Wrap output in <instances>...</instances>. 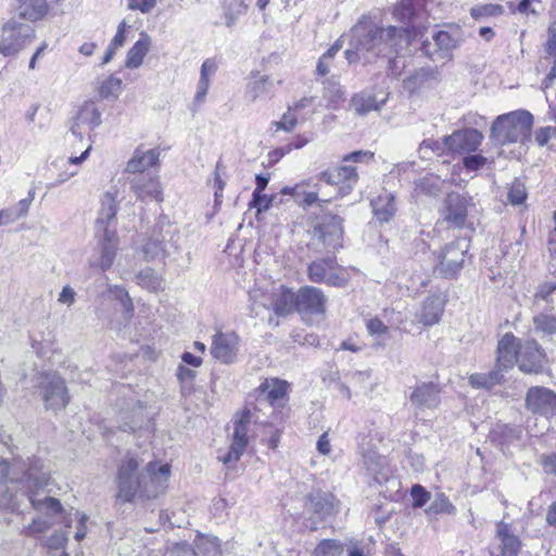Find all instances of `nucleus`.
Wrapping results in <instances>:
<instances>
[{
  "mask_svg": "<svg viewBox=\"0 0 556 556\" xmlns=\"http://www.w3.org/2000/svg\"><path fill=\"white\" fill-rule=\"evenodd\" d=\"M503 7L500 4H483L477 5L471 9V16L473 18L484 17V16H496L502 14Z\"/></svg>",
  "mask_w": 556,
  "mask_h": 556,
  "instance_id": "52",
  "label": "nucleus"
},
{
  "mask_svg": "<svg viewBox=\"0 0 556 556\" xmlns=\"http://www.w3.org/2000/svg\"><path fill=\"white\" fill-rule=\"evenodd\" d=\"M343 219L338 215H325L313 227L307 247L315 253H332L342 247Z\"/></svg>",
  "mask_w": 556,
  "mask_h": 556,
  "instance_id": "4",
  "label": "nucleus"
},
{
  "mask_svg": "<svg viewBox=\"0 0 556 556\" xmlns=\"http://www.w3.org/2000/svg\"><path fill=\"white\" fill-rule=\"evenodd\" d=\"M444 306L445 301L441 295H429L416 313V319L426 327L433 326L440 321Z\"/></svg>",
  "mask_w": 556,
  "mask_h": 556,
  "instance_id": "24",
  "label": "nucleus"
},
{
  "mask_svg": "<svg viewBox=\"0 0 556 556\" xmlns=\"http://www.w3.org/2000/svg\"><path fill=\"white\" fill-rule=\"evenodd\" d=\"M260 409L256 405L252 408L245 406L240 418L235 421L231 445L224 456L218 457L224 464L236 463L243 455L249 442V425L252 421L255 424L262 422L257 416Z\"/></svg>",
  "mask_w": 556,
  "mask_h": 556,
  "instance_id": "8",
  "label": "nucleus"
},
{
  "mask_svg": "<svg viewBox=\"0 0 556 556\" xmlns=\"http://www.w3.org/2000/svg\"><path fill=\"white\" fill-rule=\"evenodd\" d=\"M156 4V0H128V8L139 10L142 13L150 12Z\"/></svg>",
  "mask_w": 556,
  "mask_h": 556,
  "instance_id": "63",
  "label": "nucleus"
},
{
  "mask_svg": "<svg viewBox=\"0 0 556 556\" xmlns=\"http://www.w3.org/2000/svg\"><path fill=\"white\" fill-rule=\"evenodd\" d=\"M343 552V545L338 540L326 539L318 543L313 556H340Z\"/></svg>",
  "mask_w": 556,
  "mask_h": 556,
  "instance_id": "45",
  "label": "nucleus"
},
{
  "mask_svg": "<svg viewBox=\"0 0 556 556\" xmlns=\"http://www.w3.org/2000/svg\"><path fill=\"white\" fill-rule=\"evenodd\" d=\"M117 202L113 193L105 192L101 200V208L97 218V226L108 228L106 225L115 218L117 214Z\"/></svg>",
  "mask_w": 556,
  "mask_h": 556,
  "instance_id": "38",
  "label": "nucleus"
},
{
  "mask_svg": "<svg viewBox=\"0 0 556 556\" xmlns=\"http://www.w3.org/2000/svg\"><path fill=\"white\" fill-rule=\"evenodd\" d=\"M556 135V129L551 127V126H547V127H541L539 128L535 134H534V138H535V142L540 146V147H545L547 146L548 141Z\"/></svg>",
  "mask_w": 556,
  "mask_h": 556,
  "instance_id": "58",
  "label": "nucleus"
},
{
  "mask_svg": "<svg viewBox=\"0 0 556 556\" xmlns=\"http://www.w3.org/2000/svg\"><path fill=\"white\" fill-rule=\"evenodd\" d=\"M371 207L376 219L382 223H389L396 212L394 195L389 192L379 194L371 201Z\"/></svg>",
  "mask_w": 556,
  "mask_h": 556,
  "instance_id": "32",
  "label": "nucleus"
},
{
  "mask_svg": "<svg viewBox=\"0 0 556 556\" xmlns=\"http://www.w3.org/2000/svg\"><path fill=\"white\" fill-rule=\"evenodd\" d=\"M143 256L147 261L155 260L156 257L163 255L164 253V244L161 239L157 237L150 238L142 248Z\"/></svg>",
  "mask_w": 556,
  "mask_h": 556,
  "instance_id": "49",
  "label": "nucleus"
},
{
  "mask_svg": "<svg viewBox=\"0 0 556 556\" xmlns=\"http://www.w3.org/2000/svg\"><path fill=\"white\" fill-rule=\"evenodd\" d=\"M410 495L413 497V506L416 508L422 507L430 500V493L420 484L412 486Z\"/></svg>",
  "mask_w": 556,
  "mask_h": 556,
  "instance_id": "55",
  "label": "nucleus"
},
{
  "mask_svg": "<svg viewBox=\"0 0 556 556\" xmlns=\"http://www.w3.org/2000/svg\"><path fill=\"white\" fill-rule=\"evenodd\" d=\"M422 5V0H400L394 9V16L401 22L409 24Z\"/></svg>",
  "mask_w": 556,
  "mask_h": 556,
  "instance_id": "41",
  "label": "nucleus"
},
{
  "mask_svg": "<svg viewBox=\"0 0 556 556\" xmlns=\"http://www.w3.org/2000/svg\"><path fill=\"white\" fill-rule=\"evenodd\" d=\"M496 540L498 543L492 547L491 556H518L521 543L508 523L501 521L496 525Z\"/></svg>",
  "mask_w": 556,
  "mask_h": 556,
  "instance_id": "21",
  "label": "nucleus"
},
{
  "mask_svg": "<svg viewBox=\"0 0 556 556\" xmlns=\"http://www.w3.org/2000/svg\"><path fill=\"white\" fill-rule=\"evenodd\" d=\"M273 198L260 192L256 195V192L252 193V201L250 203L251 207H255L257 212L267 211L271 206Z\"/></svg>",
  "mask_w": 556,
  "mask_h": 556,
  "instance_id": "57",
  "label": "nucleus"
},
{
  "mask_svg": "<svg viewBox=\"0 0 556 556\" xmlns=\"http://www.w3.org/2000/svg\"><path fill=\"white\" fill-rule=\"evenodd\" d=\"M273 125L277 130H283L286 132H291L298 125V117L294 113L289 109L281 117L280 121L274 122Z\"/></svg>",
  "mask_w": 556,
  "mask_h": 556,
  "instance_id": "51",
  "label": "nucleus"
},
{
  "mask_svg": "<svg viewBox=\"0 0 556 556\" xmlns=\"http://www.w3.org/2000/svg\"><path fill=\"white\" fill-rule=\"evenodd\" d=\"M364 458V466L366 469L375 476V479L378 482H381L382 480H387L386 476L379 477L380 475V468H382L384 464V458L379 456L378 454L374 452H369L363 456Z\"/></svg>",
  "mask_w": 556,
  "mask_h": 556,
  "instance_id": "47",
  "label": "nucleus"
},
{
  "mask_svg": "<svg viewBox=\"0 0 556 556\" xmlns=\"http://www.w3.org/2000/svg\"><path fill=\"white\" fill-rule=\"evenodd\" d=\"M197 548L203 556H222L220 544L216 536L200 539L197 542Z\"/></svg>",
  "mask_w": 556,
  "mask_h": 556,
  "instance_id": "48",
  "label": "nucleus"
},
{
  "mask_svg": "<svg viewBox=\"0 0 556 556\" xmlns=\"http://www.w3.org/2000/svg\"><path fill=\"white\" fill-rule=\"evenodd\" d=\"M519 344L511 333H506L497 345V367L501 369L511 368L517 363Z\"/></svg>",
  "mask_w": 556,
  "mask_h": 556,
  "instance_id": "28",
  "label": "nucleus"
},
{
  "mask_svg": "<svg viewBox=\"0 0 556 556\" xmlns=\"http://www.w3.org/2000/svg\"><path fill=\"white\" fill-rule=\"evenodd\" d=\"M527 198L528 192L525 182L520 179H515L507 192L508 202L514 206H518L523 204Z\"/></svg>",
  "mask_w": 556,
  "mask_h": 556,
  "instance_id": "46",
  "label": "nucleus"
},
{
  "mask_svg": "<svg viewBox=\"0 0 556 556\" xmlns=\"http://www.w3.org/2000/svg\"><path fill=\"white\" fill-rule=\"evenodd\" d=\"M18 15L24 20L37 21L48 11L46 0H18Z\"/></svg>",
  "mask_w": 556,
  "mask_h": 556,
  "instance_id": "34",
  "label": "nucleus"
},
{
  "mask_svg": "<svg viewBox=\"0 0 556 556\" xmlns=\"http://www.w3.org/2000/svg\"><path fill=\"white\" fill-rule=\"evenodd\" d=\"M486 163V157L480 154H470L464 157V166L468 170H478Z\"/></svg>",
  "mask_w": 556,
  "mask_h": 556,
  "instance_id": "59",
  "label": "nucleus"
},
{
  "mask_svg": "<svg viewBox=\"0 0 556 556\" xmlns=\"http://www.w3.org/2000/svg\"><path fill=\"white\" fill-rule=\"evenodd\" d=\"M36 388L45 403L46 409L60 410L70 402L65 381L56 372L40 374L37 378Z\"/></svg>",
  "mask_w": 556,
  "mask_h": 556,
  "instance_id": "7",
  "label": "nucleus"
},
{
  "mask_svg": "<svg viewBox=\"0 0 556 556\" xmlns=\"http://www.w3.org/2000/svg\"><path fill=\"white\" fill-rule=\"evenodd\" d=\"M533 329L542 339L556 334V314L551 306L543 307L532 317Z\"/></svg>",
  "mask_w": 556,
  "mask_h": 556,
  "instance_id": "31",
  "label": "nucleus"
},
{
  "mask_svg": "<svg viewBox=\"0 0 556 556\" xmlns=\"http://www.w3.org/2000/svg\"><path fill=\"white\" fill-rule=\"evenodd\" d=\"M34 37V28L25 23L11 20L2 27L0 53L13 56L23 50Z\"/></svg>",
  "mask_w": 556,
  "mask_h": 556,
  "instance_id": "9",
  "label": "nucleus"
},
{
  "mask_svg": "<svg viewBox=\"0 0 556 556\" xmlns=\"http://www.w3.org/2000/svg\"><path fill=\"white\" fill-rule=\"evenodd\" d=\"M233 7V10L228 8L224 13L225 24L228 27L232 26L237 22L239 15L243 14L245 11V5L242 0H235Z\"/></svg>",
  "mask_w": 556,
  "mask_h": 556,
  "instance_id": "54",
  "label": "nucleus"
},
{
  "mask_svg": "<svg viewBox=\"0 0 556 556\" xmlns=\"http://www.w3.org/2000/svg\"><path fill=\"white\" fill-rule=\"evenodd\" d=\"M502 370L497 367L489 372L472 374L469 377V383L477 389H491L501 382L503 378Z\"/></svg>",
  "mask_w": 556,
  "mask_h": 556,
  "instance_id": "39",
  "label": "nucleus"
},
{
  "mask_svg": "<svg viewBox=\"0 0 556 556\" xmlns=\"http://www.w3.org/2000/svg\"><path fill=\"white\" fill-rule=\"evenodd\" d=\"M386 99L377 101L375 97L367 93L355 94L351 100V105L358 115H365L370 111H378L384 104Z\"/></svg>",
  "mask_w": 556,
  "mask_h": 556,
  "instance_id": "40",
  "label": "nucleus"
},
{
  "mask_svg": "<svg viewBox=\"0 0 556 556\" xmlns=\"http://www.w3.org/2000/svg\"><path fill=\"white\" fill-rule=\"evenodd\" d=\"M164 556H198V553L186 543H177L168 547Z\"/></svg>",
  "mask_w": 556,
  "mask_h": 556,
  "instance_id": "56",
  "label": "nucleus"
},
{
  "mask_svg": "<svg viewBox=\"0 0 556 556\" xmlns=\"http://www.w3.org/2000/svg\"><path fill=\"white\" fill-rule=\"evenodd\" d=\"M148 419V414L146 413V408L141 405L139 401H137L130 409L124 410V408L119 412V421L118 429L125 432L136 431L140 429L146 420Z\"/></svg>",
  "mask_w": 556,
  "mask_h": 556,
  "instance_id": "29",
  "label": "nucleus"
},
{
  "mask_svg": "<svg viewBox=\"0 0 556 556\" xmlns=\"http://www.w3.org/2000/svg\"><path fill=\"white\" fill-rule=\"evenodd\" d=\"M304 509L308 515L312 531L317 530V523L327 520L336 511V498L328 492H312L304 498Z\"/></svg>",
  "mask_w": 556,
  "mask_h": 556,
  "instance_id": "10",
  "label": "nucleus"
},
{
  "mask_svg": "<svg viewBox=\"0 0 556 556\" xmlns=\"http://www.w3.org/2000/svg\"><path fill=\"white\" fill-rule=\"evenodd\" d=\"M366 328L370 334H384L388 327L379 318H370L366 323Z\"/></svg>",
  "mask_w": 556,
  "mask_h": 556,
  "instance_id": "64",
  "label": "nucleus"
},
{
  "mask_svg": "<svg viewBox=\"0 0 556 556\" xmlns=\"http://www.w3.org/2000/svg\"><path fill=\"white\" fill-rule=\"evenodd\" d=\"M131 190L141 201H163V192L160 181L148 175H139L130 180Z\"/></svg>",
  "mask_w": 556,
  "mask_h": 556,
  "instance_id": "22",
  "label": "nucleus"
},
{
  "mask_svg": "<svg viewBox=\"0 0 556 556\" xmlns=\"http://www.w3.org/2000/svg\"><path fill=\"white\" fill-rule=\"evenodd\" d=\"M160 152L156 149L141 150L136 149L131 159L127 162L126 172L130 174H140L157 164Z\"/></svg>",
  "mask_w": 556,
  "mask_h": 556,
  "instance_id": "27",
  "label": "nucleus"
},
{
  "mask_svg": "<svg viewBox=\"0 0 556 556\" xmlns=\"http://www.w3.org/2000/svg\"><path fill=\"white\" fill-rule=\"evenodd\" d=\"M122 80L117 77L110 76L99 87V94L103 99H108L111 96H116L121 89Z\"/></svg>",
  "mask_w": 556,
  "mask_h": 556,
  "instance_id": "50",
  "label": "nucleus"
},
{
  "mask_svg": "<svg viewBox=\"0 0 556 556\" xmlns=\"http://www.w3.org/2000/svg\"><path fill=\"white\" fill-rule=\"evenodd\" d=\"M455 511V506L443 493L437 494L429 507L426 509V514L429 516H435L439 514L454 515Z\"/></svg>",
  "mask_w": 556,
  "mask_h": 556,
  "instance_id": "42",
  "label": "nucleus"
},
{
  "mask_svg": "<svg viewBox=\"0 0 556 556\" xmlns=\"http://www.w3.org/2000/svg\"><path fill=\"white\" fill-rule=\"evenodd\" d=\"M240 339L235 332H217L213 336L211 354L222 364L236 362Z\"/></svg>",
  "mask_w": 556,
  "mask_h": 556,
  "instance_id": "15",
  "label": "nucleus"
},
{
  "mask_svg": "<svg viewBox=\"0 0 556 556\" xmlns=\"http://www.w3.org/2000/svg\"><path fill=\"white\" fill-rule=\"evenodd\" d=\"M271 306L276 315L286 317L296 311V292L280 286L274 293Z\"/></svg>",
  "mask_w": 556,
  "mask_h": 556,
  "instance_id": "30",
  "label": "nucleus"
},
{
  "mask_svg": "<svg viewBox=\"0 0 556 556\" xmlns=\"http://www.w3.org/2000/svg\"><path fill=\"white\" fill-rule=\"evenodd\" d=\"M143 459L128 453L117 471L118 497L125 502L135 498L149 500L163 493L169 478V466L150 460L139 470Z\"/></svg>",
  "mask_w": 556,
  "mask_h": 556,
  "instance_id": "1",
  "label": "nucleus"
},
{
  "mask_svg": "<svg viewBox=\"0 0 556 556\" xmlns=\"http://www.w3.org/2000/svg\"><path fill=\"white\" fill-rule=\"evenodd\" d=\"M556 290V282L541 283L534 293V305L539 307L540 301H545L547 307L549 305V295Z\"/></svg>",
  "mask_w": 556,
  "mask_h": 556,
  "instance_id": "53",
  "label": "nucleus"
},
{
  "mask_svg": "<svg viewBox=\"0 0 556 556\" xmlns=\"http://www.w3.org/2000/svg\"><path fill=\"white\" fill-rule=\"evenodd\" d=\"M27 481L30 488H34L36 492H31L29 501L33 507L39 511H47L55 515L62 511V505L59 500L46 495L45 497H38V491L47 485L48 477L46 473H37L33 468L28 469L26 473Z\"/></svg>",
  "mask_w": 556,
  "mask_h": 556,
  "instance_id": "13",
  "label": "nucleus"
},
{
  "mask_svg": "<svg viewBox=\"0 0 556 556\" xmlns=\"http://www.w3.org/2000/svg\"><path fill=\"white\" fill-rule=\"evenodd\" d=\"M136 280L142 288L157 292L164 289V278L151 267H144L136 275Z\"/></svg>",
  "mask_w": 556,
  "mask_h": 556,
  "instance_id": "37",
  "label": "nucleus"
},
{
  "mask_svg": "<svg viewBox=\"0 0 556 556\" xmlns=\"http://www.w3.org/2000/svg\"><path fill=\"white\" fill-rule=\"evenodd\" d=\"M151 46L150 36L142 31L140 34L139 39L135 42V45L128 50L127 58L125 61V66L127 68H138L149 52Z\"/></svg>",
  "mask_w": 556,
  "mask_h": 556,
  "instance_id": "33",
  "label": "nucleus"
},
{
  "mask_svg": "<svg viewBox=\"0 0 556 556\" xmlns=\"http://www.w3.org/2000/svg\"><path fill=\"white\" fill-rule=\"evenodd\" d=\"M409 400L418 408H435L440 403V389L433 382H422L414 389Z\"/></svg>",
  "mask_w": 556,
  "mask_h": 556,
  "instance_id": "25",
  "label": "nucleus"
},
{
  "mask_svg": "<svg viewBox=\"0 0 556 556\" xmlns=\"http://www.w3.org/2000/svg\"><path fill=\"white\" fill-rule=\"evenodd\" d=\"M307 278L314 283L344 288L349 283V275L338 264L334 255L317 258L307 265Z\"/></svg>",
  "mask_w": 556,
  "mask_h": 556,
  "instance_id": "5",
  "label": "nucleus"
},
{
  "mask_svg": "<svg viewBox=\"0 0 556 556\" xmlns=\"http://www.w3.org/2000/svg\"><path fill=\"white\" fill-rule=\"evenodd\" d=\"M540 464L546 473L556 476V453L542 454Z\"/></svg>",
  "mask_w": 556,
  "mask_h": 556,
  "instance_id": "60",
  "label": "nucleus"
},
{
  "mask_svg": "<svg viewBox=\"0 0 556 556\" xmlns=\"http://www.w3.org/2000/svg\"><path fill=\"white\" fill-rule=\"evenodd\" d=\"M271 88L273 81L269 79V77L260 76L248 84L245 96L250 102H255L258 99L269 96Z\"/></svg>",
  "mask_w": 556,
  "mask_h": 556,
  "instance_id": "36",
  "label": "nucleus"
},
{
  "mask_svg": "<svg viewBox=\"0 0 556 556\" xmlns=\"http://www.w3.org/2000/svg\"><path fill=\"white\" fill-rule=\"evenodd\" d=\"M432 40L425 39L421 43V51L432 61H450L453 58V50L457 48L458 40L448 31L435 30Z\"/></svg>",
  "mask_w": 556,
  "mask_h": 556,
  "instance_id": "12",
  "label": "nucleus"
},
{
  "mask_svg": "<svg viewBox=\"0 0 556 556\" xmlns=\"http://www.w3.org/2000/svg\"><path fill=\"white\" fill-rule=\"evenodd\" d=\"M117 250L118 237L115 231L104 228V233L99 239L92 255L89 257V266L106 271L113 266Z\"/></svg>",
  "mask_w": 556,
  "mask_h": 556,
  "instance_id": "11",
  "label": "nucleus"
},
{
  "mask_svg": "<svg viewBox=\"0 0 556 556\" xmlns=\"http://www.w3.org/2000/svg\"><path fill=\"white\" fill-rule=\"evenodd\" d=\"M526 407L533 414L553 416L556 414V393L544 387H531L526 395Z\"/></svg>",
  "mask_w": 556,
  "mask_h": 556,
  "instance_id": "14",
  "label": "nucleus"
},
{
  "mask_svg": "<svg viewBox=\"0 0 556 556\" xmlns=\"http://www.w3.org/2000/svg\"><path fill=\"white\" fill-rule=\"evenodd\" d=\"M102 123L101 113L93 102H86L77 112L74 117L70 132L71 135L83 142L85 139V129L93 130Z\"/></svg>",
  "mask_w": 556,
  "mask_h": 556,
  "instance_id": "16",
  "label": "nucleus"
},
{
  "mask_svg": "<svg viewBox=\"0 0 556 556\" xmlns=\"http://www.w3.org/2000/svg\"><path fill=\"white\" fill-rule=\"evenodd\" d=\"M288 383L278 378L266 379L257 388V404H267L273 407L277 402L283 400L287 395Z\"/></svg>",
  "mask_w": 556,
  "mask_h": 556,
  "instance_id": "23",
  "label": "nucleus"
},
{
  "mask_svg": "<svg viewBox=\"0 0 556 556\" xmlns=\"http://www.w3.org/2000/svg\"><path fill=\"white\" fill-rule=\"evenodd\" d=\"M319 179L326 181L328 185L338 186L340 193L346 195L355 187L358 175L354 166L341 165L321 172Z\"/></svg>",
  "mask_w": 556,
  "mask_h": 556,
  "instance_id": "19",
  "label": "nucleus"
},
{
  "mask_svg": "<svg viewBox=\"0 0 556 556\" xmlns=\"http://www.w3.org/2000/svg\"><path fill=\"white\" fill-rule=\"evenodd\" d=\"M545 358L542 346L535 340H528L519 348L517 364L519 369L526 374L541 371Z\"/></svg>",
  "mask_w": 556,
  "mask_h": 556,
  "instance_id": "20",
  "label": "nucleus"
},
{
  "mask_svg": "<svg viewBox=\"0 0 556 556\" xmlns=\"http://www.w3.org/2000/svg\"><path fill=\"white\" fill-rule=\"evenodd\" d=\"M469 244L466 240H456L445 244L437 254L434 274L445 279L455 278L464 268Z\"/></svg>",
  "mask_w": 556,
  "mask_h": 556,
  "instance_id": "6",
  "label": "nucleus"
},
{
  "mask_svg": "<svg viewBox=\"0 0 556 556\" xmlns=\"http://www.w3.org/2000/svg\"><path fill=\"white\" fill-rule=\"evenodd\" d=\"M210 79L207 77H201L198 81L197 92L194 96V102L202 104L205 101V97L208 90Z\"/></svg>",
  "mask_w": 556,
  "mask_h": 556,
  "instance_id": "62",
  "label": "nucleus"
},
{
  "mask_svg": "<svg viewBox=\"0 0 556 556\" xmlns=\"http://www.w3.org/2000/svg\"><path fill=\"white\" fill-rule=\"evenodd\" d=\"M467 200L458 193H450L445 199L444 218L456 228L464 226L467 218Z\"/></svg>",
  "mask_w": 556,
  "mask_h": 556,
  "instance_id": "26",
  "label": "nucleus"
},
{
  "mask_svg": "<svg viewBox=\"0 0 556 556\" xmlns=\"http://www.w3.org/2000/svg\"><path fill=\"white\" fill-rule=\"evenodd\" d=\"M440 80V72L435 67H421L415 71L405 80V87L409 90H415L422 87L426 83Z\"/></svg>",
  "mask_w": 556,
  "mask_h": 556,
  "instance_id": "35",
  "label": "nucleus"
},
{
  "mask_svg": "<svg viewBox=\"0 0 556 556\" xmlns=\"http://www.w3.org/2000/svg\"><path fill=\"white\" fill-rule=\"evenodd\" d=\"M324 292L313 286L301 287L296 291V312L300 314L320 315L326 311Z\"/></svg>",
  "mask_w": 556,
  "mask_h": 556,
  "instance_id": "17",
  "label": "nucleus"
},
{
  "mask_svg": "<svg viewBox=\"0 0 556 556\" xmlns=\"http://www.w3.org/2000/svg\"><path fill=\"white\" fill-rule=\"evenodd\" d=\"M342 49V42L338 39L320 58L317 63L316 72L325 76L330 72V66L336 54Z\"/></svg>",
  "mask_w": 556,
  "mask_h": 556,
  "instance_id": "44",
  "label": "nucleus"
},
{
  "mask_svg": "<svg viewBox=\"0 0 556 556\" xmlns=\"http://www.w3.org/2000/svg\"><path fill=\"white\" fill-rule=\"evenodd\" d=\"M410 39L412 33L407 27L382 28L370 21L361 20L351 29L350 43L364 53L391 59L407 49Z\"/></svg>",
  "mask_w": 556,
  "mask_h": 556,
  "instance_id": "2",
  "label": "nucleus"
},
{
  "mask_svg": "<svg viewBox=\"0 0 556 556\" xmlns=\"http://www.w3.org/2000/svg\"><path fill=\"white\" fill-rule=\"evenodd\" d=\"M483 140L481 131L475 128H466L445 136L443 141L450 151L457 153L475 152Z\"/></svg>",
  "mask_w": 556,
  "mask_h": 556,
  "instance_id": "18",
  "label": "nucleus"
},
{
  "mask_svg": "<svg viewBox=\"0 0 556 556\" xmlns=\"http://www.w3.org/2000/svg\"><path fill=\"white\" fill-rule=\"evenodd\" d=\"M533 116L528 111L519 110L500 115L491 128V138L500 146L522 142L530 137Z\"/></svg>",
  "mask_w": 556,
  "mask_h": 556,
  "instance_id": "3",
  "label": "nucleus"
},
{
  "mask_svg": "<svg viewBox=\"0 0 556 556\" xmlns=\"http://www.w3.org/2000/svg\"><path fill=\"white\" fill-rule=\"evenodd\" d=\"M109 292L112 293L115 299L121 302L124 308V317L126 320H129L134 314V305L128 291L122 286L112 285L109 286Z\"/></svg>",
  "mask_w": 556,
  "mask_h": 556,
  "instance_id": "43",
  "label": "nucleus"
},
{
  "mask_svg": "<svg viewBox=\"0 0 556 556\" xmlns=\"http://www.w3.org/2000/svg\"><path fill=\"white\" fill-rule=\"evenodd\" d=\"M67 542V533L64 531H55L47 541L48 547L53 549L62 548Z\"/></svg>",
  "mask_w": 556,
  "mask_h": 556,
  "instance_id": "61",
  "label": "nucleus"
}]
</instances>
